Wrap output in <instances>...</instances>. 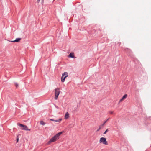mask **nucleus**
Returning <instances> with one entry per match:
<instances>
[{
	"label": "nucleus",
	"mask_w": 151,
	"mask_h": 151,
	"mask_svg": "<svg viewBox=\"0 0 151 151\" xmlns=\"http://www.w3.org/2000/svg\"><path fill=\"white\" fill-rule=\"evenodd\" d=\"M17 125L21 127L20 129L22 130H28V131H30V129H29L25 125L20 124L18 123L17 124Z\"/></svg>",
	"instance_id": "3"
},
{
	"label": "nucleus",
	"mask_w": 151,
	"mask_h": 151,
	"mask_svg": "<svg viewBox=\"0 0 151 151\" xmlns=\"http://www.w3.org/2000/svg\"><path fill=\"white\" fill-rule=\"evenodd\" d=\"M60 88H55V100H57L58 97V96L59 95L60 93Z\"/></svg>",
	"instance_id": "2"
},
{
	"label": "nucleus",
	"mask_w": 151,
	"mask_h": 151,
	"mask_svg": "<svg viewBox=\"0 0 151 151\" xmlns=\"http://www.w3.org/2000/svg\"><path fill=\"white\" fill-rule=\"evenodd\" d=\"M69 117V114L68 112H67L65 115V119H67Z\"/></svg>",
	"instance_id": "9"
},
{
	"label": "nucleus",
	"mask_w": 151,
	"mask_h": 151,
	"mask_svg": "<svg viewBox=\"0 0 151 151\" xmlns=\"http://www.w3.org/2000/svg\"><path fill=\"white\" fill-rule=\"evenodd\" d=\"M68 57L74 58H76L75 57L74 54L73 53H70V54L68 55Z\"/></svg>",
	"instance_id": "8"
},
{
	"label": "nucleus",
	"mask_w": 151,
	"mask_h": 151,
	"mask_svg": "<svg viewBox=\"0 0 151 151\" xmlns=\"http://www.w3.org/2000/svg\"><path fill=\"white\" fill-rule=\"evenodd\" d=\"M104 125L102 124L100 125L99 127V129L97 130V131H99L100 129L103 128Z\"/></svg>",
	"instance_id": "10"
},
{
	"label": "nucleus",
	"mask_w": 151,
	"mask_h": 151,
	"mask_svg": "<svg viewBox=\"0 0 151 151\" xmlns=\"http://www.w3.org/2000/svg\"><path fill=\"white\" fill-rule=\"evenodd\" d=\"M40 124L44 125L45 124V123L43 121H40Z\"/></svg>",
	"instance_id": "11"
},
{
	"label": "nucleus",
	"mask_w": 151,
	"mask_h": 151,
	"mask_svg": "<svg viewBox=\"0 0 151 151\" xmlns=\"http://www.w3.org/2000/svg\"><path fill=\"white\" fill-rule=\"evenodd\" d=\"M127 96V94H125L124 95L123 97L120 100H119V102H121L122 101H123L124 99L125 98H126V97Z\"/></svg>",
	"instance_id": "7"
},
{
	"label": "nucleus",
	"mask_w": 151,
	"mask_h": 151,
	"mask_svg": "<svg viewBox=\"0 0 151 151\" xmlns=\"http://www.w3.org/2000/svg\"><path fill=\"white\" fill-rule=\"evenodd\" d=\"M99 142L101 143H103V144L107 145H108V142L106 141V139L104 137H101L100 138Z\"/></svg>",
	"instance_id": "5"
},
{
	"label": "nucleus",
	"mask_w": 151,
	"mask_h": 151,
	"mask_svg": "<svg viewBox=\"0 0 151 151\" xmlns=\"http://www.w3.org/2000/svg\"><path fill=\"white\" fill-rule=\"evenodd\" d=\"M40 0H37V3H39L40 1ZM42 0V2H43L44 1V0Z\"/></svg>",
	"instance_id": "15"
},
{
	"label": "nucleus",
	"mask_w": 151,
	"mask_h": 151,
	"mask_svg": "<svg viewBox=\"0 0 151 151\" xmlns=\"http://www.w3.org/2000/svg\"><path fill=\"white\" fill-rule=\"evenodd\" d=\"M16 87H17L18 86V85L17 84H16Z\"/></svg>",
	"instance_id": "19"
},
{
	"label": "nucleus",
	"mask_w": 151,
	"mask_h": 151,
	"mask_svg": "<svg viewBox=\"0 0 151 151\" xmlns=\"http://www.w3.org/2000/svg\"><path fill=\"white\" fill-rule=\"evenodd\" d=\"M108 131V129H107L106 130L105 132L104 133V134H106V133Z\"/></svg>",
	"instance_id": "14"
},
{
	"label": "nucleus",
	"mask_w": 151,
	"mask_h": 151,
	"mask_svg": "<svg viewBox=\"0 0 151 151\" xmlns=\"http://www.w3.org/2000/svg\"><path fill=\"white\" fill-rule=\"evenodd\" d=\"M68 73L67 72H64L62 74V77L61 78V81L62 82H64L65 81V78L68 76Z\"/></svg>",
	"instance_id": "4"
},
{
	"label": "nucleus",
	"mask_w": 151,
	"mask_h": 151,
	"mask_svg": "<svg viewBox=\"0 0 151 151\" xmlns=\"http://www.w3.org/2000/svg\"><path fill=\"white\" fill-rule=\"evenodd\" d=\"M62 120V119H60L59 120H55V122H59L60 121H61Z\"/></svg>",
	"instance_id": "12"
},
{
	"label": "nucleus",
	"mask_w": 151,
	"mask_h": 151,
	"mask_svg": "<svg viewBox=\"0 0 151 151\" xmlns=\"http://www.w3.org/2000/svg\"><path fill=\"white\" fill-rule=\"evenodd\" d=\"M50 121H55V120H54V119H50Z\"/></svg>",
	"instance_id": "17"
},
{
	"label": "nucleus",
	"mask_w": 151,
	"mask_h": 151,
	"mask_svg": "<svg viewBox=\"0 0 151 151\" xmlns=\"http://www.w3.org/2000/svg\"><path fill=\"white\" fill-rule=\"evenodd\" d=\"M109 112L110 114H112L113 113V112L112 111H109Z\"/></svg>",
	"instance_id": "16"
},
{
	"label": "nucleus",
	"mask_w": 151,
	"mask_h": 151,
	"mask_svg": "<svg viewBox=\"0 0 151 151\" xmlns=\"http://www.w3.org/2000/svg\"><path fill=\"white\" fill-rule=\"evenodd\" d=\"M63 133V132H59L56 134L53 137H52L48 142L47 144H50L51 143L53 142L56 141L59 138V136Z\"/></svg>",
	"instance_id": "1"
},
{
	"label": "nucleus",
	"mask_w": 151,
	"mask_h": 151,
	"mask_svg": "<svg viewBox=\"0 0 151 151\" xmlns=\"http://www.w3.org/2000/svg\"><path fill=\"white\" fill-rule=\"evenodd\" d=\"M18 141H19V138H17V142H18Z\"/></svg>",
	"instance_id": "18"
},
{
	"label": "nucleus",
	"mask_w": 151,
	"mask_h": 151,
	"mask_svg": "<svg viewBox=\"0 0 151 151\" xmlns=\"http://www.w3.org/2000/svg\"><path fill=\"white\" fill-rule=\"evenodd\" d=\"M21 40V38H17L16 40H13V41L9 40V42H20Z\"/></svg>",
	"instance_id": "6"
},
{
	"label": "nucleus",
	"mask_w": 151,
	"mask_h": 151,
	"mask_svg": "<svg viewBox=\"0 0 151 151\" xmlns=\"http://www.w3.org/2000/svg\"><path fill=\"white\" fill-rule=\"evenodd\" d=\"M109 119V118H108L106 121H105L104 123L103 124H102V125H103L104 126V124H105L106 123V122H107V121Z\"/></svg>",
	"instance_id": "13"
}]
</instances>
